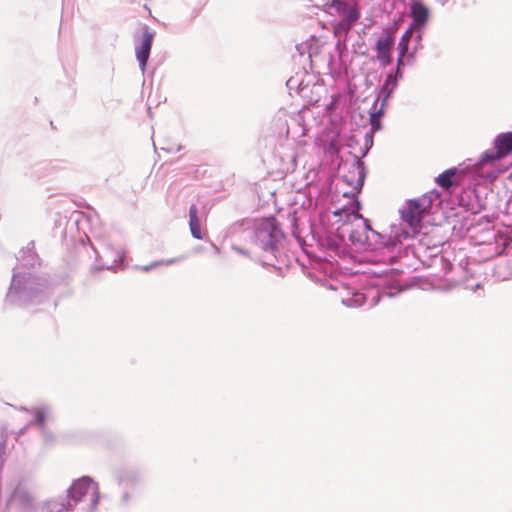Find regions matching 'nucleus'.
<instances>
[{
    "instance_id": "1",
    "label": "nucleus",
    "mask_w": 512,
    "mask_h": 512,
    "mask_svg": "<svg viewBox=\"0 0 512 512\" xmlns=\"http://www.w3.org/2000/svg\"><path fill=\"white\" fill-rule=\"evenodd\" d=\"M424 203L407 200L405 205L399 210L401 223L391 224L389 232L380 233L374 230L358 211L361 204L354 200L350 207L334 212V215L345 213L348 220L351 218L361 223V226L349 231V240L354 246L362 249H370L377 256L380 262L384 264H393L398 262L405 249L404 241L413 238L420 233L419 209Z\"/></svg>"
},
{
    "instance_id": "2",
    "label": "nucleus",
    "mask_w": 512,
    "mask_h": 512,
    "mask_svg": "<svg viewBox=\"0 0 512 512\" xmlns=\"http://www.w3.org/2000/svg\"><path fill=\"white\" fill-rule=\"evenodd\" d=\"M230 235L235 241H248L255 251H261V265L273 267L279 276H284L289 269L291 259L279 253V245L285 235L274 217L256 224L250 219L238 221L231 226Z\"/></svg>"
},
{
    "instance_id": "3",
    "label": "nucleus",
    "mask_w": 512,
    "mask_h": 512,
    "mask_svg": "<svg viewBox=\"0 0 512 512\" xmlns=\"http://www.w3.org/2000/svg\"><path fill=\"white\" fill-rule=\"evenodd\" d=\"M49 293V283L45 278L14 267L4 303L21 307L38 305L47 299Z\"/></svg>"
},
{
    "instance_id": "4",
    "label": "nucleus",
    "mask_w": 512,
    "mask_h": 512,
    "mask_svg": "<svg viewBox=\"0 0 512 512\" xmlns=\"http://www.w3.org/2000/svg\"><path fill=\"white\" fill-rule=\"evenodd\" d=\"M364 139L365 143L361 148L360 155L349 152V155L352 157V161L349 162L348 160H341L338 164L340 177L343 182L352 188V194L361 192L366 178L367 171L362 158L369 152L373 144V137L371 134L367 133Z\"/></svg>"
},
{
    "instance_id": "5",
    "label": "nucleus",
    "mask_w": 512,
    "mask_h": 512,
    "mask_svg": "<svg viewBox=\"0 0 512 512\" xmlns=\"http://www.w3.org/2000/svg\"><path fill=\"white\" fill-rule=\"evenodd\" d=\"M86 495L90 497L89 509L94 511L100 500V489L98 483L90 476H82L73 480L67 489L66 496L75 507Z\"/></svg>"
},
{
    "instance_id": "6",
    "label": "nucleus",
    "mask_w": 512,
    "mask_h": 512,
    "mask_svg": "<svg viewBox=\"0 0 512 512\" xmlns=\"http://www.w3.org/2000/svg\"><path fill=\"white\" fill-rule=\"evenodd\" d=\"M493 143L494 149L485 151L475 164L476 167L493 164L510 154L512 152V132L497 135Z\"/></svg>"
},
{
    "instance_id": "7",
    "label": "nucleus",
    "mask_w": 512,
    "mask_h": 512,
    "mask_svg": "<svg viewBox=\"0 0 512 512\" xmlns=\"http://www.w3.org/2000/svg\"><path fill=\"white\" fill-rule=\"evenodd\" d=\"M382 295L392 296L393 293L383 291L380 293L378 289H369L367 292H353L350 297L344 298L342 303L350 308L367 307L372 308L377 305Z\"/></svg>"
},
{
    "instance_id": "8",
    "label": "nucleus",
    "mask_w": 512,
    "mask_h": 512,
    "mask_svg": "<svg viewBox=\"0 0 512 512\" xmlns=\"http://www.w3.org/2000/svg\"><path fill=\"white\" fill-rule=\"evenodd\" d=\"M32 506L33 499L31 495L24 487L18 485L7 501L6 512H28L32 509Z\"/></svg>"
},
{
    "instance_id": "9",
    "label": "nucleus",
    "mask_w": 512,
    "mask_h": 512,
    "mask_svg": "<svg viewBox=\"0 0 512 512\" xmlns=\"http://www.w3.org/2000/svg\"><path fill=\"white\" fill-rule=\"evenodd\" d=\"M154 34L155 33L148 25H144L142 39L135 47L136 59L139 62V67L142 72L145 71L146 64L150 56Z\"/></svg>"
},
{
    "instance_id": "10",
    "label": "nucleus",
    "mask_w": 512,
    "mask_h": 512,
    "mask_svg": "<svg viewBox=\"0 0 512 512\" xmlns=\"http://www.w3.org/2000/svg\"><path fill=\"white\" fill-rule=\"evenodd\" d=\"M394 41V34L389 29H384L376 41L375 49L378 53V58L383 60L384 63L390 62V52Z\"/></svg>"
},
{
    "instance_id": "11",
    "label": "nucleus",
    "mask_w": 512,
    "mask_h": 512,
    "mask_svg": "<svg viewBox=\"0 0 512 512\" xmlns=\"http://www.w3.org/2000/svg\"><path fill=\"white\" fill-rule=\"evenodd\" d=\"M319 246L324 252L323 258L329 262L336 260L342 253L341 240L334 236H327L319 241Z\"/></svg>"
},
{
    "instance_id": "12",
    "label": "nucleus",
    "mask_w": 512,
    "mask_h": 512,
    "mask_svg": "<svg viewBox=\"0 0 512 512\" xmlns=\"http://www.w3.org/2000/svg\"><path fill=\"white\" fill-rule=\"evenodd\" d=\"M410 16L413 19L410 26H413V29L421 30L428 21L429 10L422 2L414 1L410 6Z\"/></svg>"
},
{
    "instance_id": "13",
    "label": "nucleus",
    "mask_w": 512,
    "mask_h": 512,
    "mask_svg": "<svg viewBox=\"0 0 512 512\" xmlns=\"http://www.w3.org/2000/svg\"><path fill=\"white\" fill-rule=\"evenodd\" d=\"M34 246V241H30L27 247L20 251L19 264L15 266L19 267L20 271L40 265V258L34 251Z\"/></svg>"
},
{
    "instance_id": "14",
    "label": "nucleus",
    "mask_w": 512,
    "mask_h": 512,
    "mask_svg": "<svg viewBox=\"0 0 512 512\" xmlns=\"http://www.w3.org/2000/svg\"><path fill=\"white\" fill-rule=\"evenodd\" d=\"M397 82V76H393V73H389L386 76V79L384 80V83L380 88L379 96L374 103V108L376 107L377 102L379 101L380 98L382 99V106L384 105V103L387 101V99L390 97V95L396 88Z\"/></svg>"
},
{
    "instance_id": "15",
    "label": "nucleus",
    "mask_w": 512,
    "mask_h": 512,
    "mask_svg": "<svg viewBox=\"0 0 512 512\" xmlns=\"http://www.w3.org/2000/svg\"><path fill=\"white\" fill-rule=\"evenodd\" d=\"M360 12L358 8H350L349 13L335 25L336 32H348L359 20Z\"/></svg>"
},
{
    "instance_id": "16",
    "label": "nucleus",
    "mask_w": 512,
    "mask_h": 512,
    "mask_svg": "<svg viewBox=\"0 0 512 512\" xmlns=\"http://www.w3.org/2000/svg\"><path fill=\"white\" fill-rule=\"evenodd\" d=\"M189 228L193 238L197 240L203 239V234L200 228V220L198 217V207L196 204H192L189 207Z\"/></svg>"
},
{
    "instance_id": "17",
    "label": "nucleus",
    "mask_w": 512,
    "mask_h": 512,
    "mask_svg": "<svg viewBox=\"0 0 512 512\" xmlns=\"http://www.w3.org/2000/svg\"><path fill=\"white\" fill-rule=\"evenodd\" d=\"M46 505L48 512H68L74 509L67 496L65 498L51 499L46 502Z\"/></svg>"
},
{
    "instance_id": "18",
    "label": "nucleus",
    "mask_w": 512,
    "mask_h": 512,
    "mask_svg": "<svg viewBox=\"0 0 512 512\" xmlns=\"http://www.w3.org/2000/svg\"><path fill=\"white\" fill-rule=\"evenodd\" d=\"M21 410H24V411H27V412H31V413L34 414V418H33V420H31L29 422L28 426L39 424V425H42L44 427V422H45L46 414L48 412V407L47 406H41L39 408H35V409H32V410H28V409L22 407ZM43 434L45 435V437L47 439L51 438L50 435L45 432L44 428H43Z\"/></svg>"
},
{
    "instance_id": "19",
    "label": "nucleus",
    "mask_w": 512,
    "mask_h": 512,
    "mask_svg": "<svg viewBox=\"0 0 512 512\" xmlns=\"http://www.w3.org/2000/svg\"><path fill=\"white\" fill-rule=\"evenodd\" d=\"M440 197H441V193L437 190H433L429 193H425L421 198L413 199L414 201H418V203H420V204H422V203L427 204V205L421 206V208L419 209L420 223L422 222L423 214L426 212L427 209L431 208V206L433 204V200L440 199Z\"/></svg>"
},
{
    "instance_id": "20",
    "label": "nucleus",
    "mask_w": 512,
    "mask_h": 512,
    "mask_svg": "<svg viewBox=\"0 0 512 512\" xmlns=\"http://www.w3.org/2000/svg\"><path fill=\"white\" fill-rule=\"evenodd\" d=\"M141 481V474L136 470H125L118 476V482L125 486H135Z\"/></svg>"
},
{
    "instance_id": "21",
    "label": "nucleus",
    "mask_w": 512,
    "mask_h": 512,
    "mask_svg": "<svg viewBox=\"0 0 512 512\" xmlns=\"http://www.w3.org/2000/svg\"><path fill=\"white\" fill-rule=\"evenodd\" d=\"M456 174V168L447 169L438 175V177L436 178V182L440 187L444 189H449L451 186L454 185V177L456 176Z\"/></svg>"
},
{
    "instance_id": "22",
    "label": "nucleus",
    "mask_w": 512,
    "mask_h": 512,
    "mask_svg": "<svg viewBox=\"0 0 512 512\" xmlns=\"http://www.w3.org/2000/svg\"><path fill=\"white\" fill-rule=\"evenodd\" d=\"M412 30L413 26H409L407 30L402 35L399 43H398V50L401 52V56H406L410 53L409 52V42L412 38Z\"/></svg>"
},
{
    "instance_id": "23",
    "label": "nucleus",
    "mask_w": 512,
    "mask_h": 512,
    "mask_svg": "<svg viewBox=\"0 0 512 512\" xmlns=\"http://www.w3.org/2000/svg\"><path fill=\"white\" fill-rule=\"evenodd\" d=\"M494 276L501 280L510 279L512 272L508 263H500L494 268Z\"/></svg>"
},
{
    "instance_id": "24",
    "label": "nucleus",
    "mask_w": 512,
    "mask_h": 512,
    "mask_svg": "<svg viewBox=\"0 0 512 512\" xmlns=\"http://www.w3.org/2000/svg\"><path fill=\"white\" fill-rule=\"evenodd\" d=\"M108 249V252L113 254L114 258H113V262L111 264H104L102 266V268H105V269H112L114 268L116 265L122 263L124 261V252L121 251V250H114L113 248H111L110 246L107 247Z\"/></svg>"
},
{
    "instance_id": "25",
    "label": "nucleus",
    "mask_w": 512,
    "mask_h": 512,
    "mask_svg": "<svg viewBox=\"0 0 512 512\" xmlns=\"http://www.w3.org/2000/svg\"><path fill=\"white\" fill-rule=\"evenodd\" d=\"M383 115V106L380 109L370 114L371 133L381 128V116Z\"/></svg>"
},
{
    "instance_id": "26",
    "label": "nucleus",
    "mask_w": 512,
    "mask_h": 512,
    "mask_svg": "<svg viewBox=\"0 0 512 512\" xmlns=\"http://www.w3.org/2000/svg\"><path fill=\"white\" fill-rule=\"evenodd\" d=\"M331 7L339 13H349L351 7L348 6L345 0H332Z\"/></svg>"
},
{
    "instance_id": "27",
    "label": "nucleus",
    "mask_w": 512,
    "mask_h": 512,
    "mask_svg": "<svg viewBox=\"0 0 512 512\" xmlns=\"http://www.w3.org/2000/svg\"><path fill=\"white\" fill-rule=\"evenodd\" d=\"M231 240H232L231 249L233 251H235L236 253H238L240 255H243V256H246V257H251V252L248 249L243 248L239 244L241 241H235V239L232 236H231Z\"/></svg>"
},
{
    "instance_id": "28",
    "label": "nucleus",
    "mask_w": 512,
    "mask_h": 512,
    "mask_svg": "<svg viewBox=\"0 0 512 512\" xmlns=\"http://www.w3.org/2000/svg\"><path fill=\"white\" fill-rule=\"evenodd\" d=\"M421 40H422V32H421V30H418V33H417V35L415 37V45L412 48V51L407 55V61H413L414 60L415 53L422 46L421 45Z\"/></svg>"
},
{
    "instance_id": "29",
    "label": "nucleus",
    "mask_w": 512,
    "mask_h": 512,
    "mask_svg": "<svg viewBox=\"0 0 512 512\" xmlns=\"http://www.w3.org/2000/svg\"><path fill=\"white\" fill-rule=\"evenodd\" d=\"M289 222L291 224L292 235L300 242L301 237L298 232L297 218L295 216V213L289 215Z\"/></svg>"
},
{
    "instance_id": "30",
    "label": "nucleus",
    "mask_w": 512,
    "mask_h": 512,
    "mask_svg": "<svg viewBox=\"0 0 512 512\" xmlns=\"http://www.w3.org/2000/svg\"><path fill=\"white\" fill-rule=\"evenodd\" d=\"M181 259H182V258H172V259H168V260H166V261H159V262H158V261H156V262H153V263H152V264H150V265L144 266V267L142 268V270H143V271H145V272H148V271H150L152 268H154L155 266H157V265H159V264H163V263H165L166 265H172V264H174V263H176V262L180 261Z\"/></svg>"
},
{
    "instance_id": "31",
    "label": "nucleus",
    "mask_w": 512,
    "mask_h": 512,
    "mask_svg": "<svg viewBox=\"0 0 512 512\" xmlns=\"http://www.w3.org/2000/svg\"><path fill=\"white\" fill-rule=\"evenodd\" d=\"M310 48H311V45L307 42H302V43L296 45V50H297L298 54L300 56H304V55L308 54L309 59L311 58Z\"/></svg>"
},
{
    "instance_id": "32",
    "label": "nucleus",
    "mask_w": 512,
    "mask_h": 512,
    "mask_svg": "<svg viewBox=\"0 0 512 512\" xmlns=\"http://www.w3.org/2000/svg\"><path fill=\"white\" fill-rule=\"evenodd\" d=\"M359 143V140L354 135H351L346 139V146L350 149H354L355 146L359 145Z\"/></svg>"
},
{
    "instance_id": "33",
    "label": "nucleus",
    "mask_w": 512,
    "mask_h": 512,
    "mask_svg": "<svg viewBox=\"0 0 512 512\" xmlns=\"http://www.w3.org/2000/svg\"><path fill=\"white\" fill-rule=\"evenodd\" d=\"M6 446H7V439H6V437H4L0 441V455H5V453H6Z\"/></svg>"
},
{
    "instance_id": "34",
    "label": "nucleus",
    "mask_w": 512,
    "mask_h": 512,
    "mask_svg": "<svg viewBox=\"0 0 512 512\" xmlns=\"http://www.w3.org/2000/svg\"><path fill=\"white\" fill-rule=\"evenodd\" d=\"M404 57L405 56H401V52H399L396 67H399L401 69V67L404 66Z\"/></svg>"
},
{
    "instance_id": "35",
    "label": "nucleus",
    "mask_w": 512,
    "mask_h": 512,
    "mask_svg": "<svg viewBox=\"0 0 512 512\" xmlns=\"http://www.w3.org/2000/svg\"><path fill=\"white\" fill-rule=\"evenodd\" d=\"M393 76H397V81L402 79L403 73L399 67H396L395 72L393 73Z\"/></svg>"
},
{
    "instance_id": "36",
    "label": "nucleus",
    "mask_w": 512,
    "mask_h": 512,
    "mask_svg": "<svg viewBox=\"0 0 512 512\" xmlns=\"http://www.w3.org/2000/svg\"><path fill=\"white\" fill-rule=\"evenodd\" d=\"M130 498H131V496H130V494H129V493H127V492H126V493H124V494H123V496H122V502H123V504H127V503H128V501L130 500Z\"/></svg>"
},
{
    "instance_id": "37",
    "label": "nucleus",
    "mask_w": 512,
    "mask_h": 512,
    "mask_svg": "<svg viewBox=\"0 0 512 512\" xmlns=\"http://www.w3.org/2000/svg\"><path fill=\"white\" fill-rule=\"evenodd\" d=\"M5 455H0V469H2L4 463H5Z\"/></svg>"
},
{
    "instance_id": "38",
    "label": "nucleus",
    "mask_w": 512,
    "mask_h": 512,
    "mask_svg": "<svg viewBox=\"0 0 512 512\" xmlns=\"http://www.w3.org/2000/svg\"><path fill=\"white\" fill-rule=\"evenodd\" d=\"M438 3H440L441 5H445L447 4L450 0H436Z\"/></svg>"
},
{
    "instance_id": "39",
    "label": "nucleus",
    "mask_w": 512,
    "mask_h": 512,
    "mask_svg": "<svg viewBox=\"0 0 512 512\" xmlns=\"http://www.w3.org/2000/svg\"><path fill=\"white\" fill-rule=\"evenodd\" d=\"M27 427H28V426L23 427V428L20 430V434H23V433L26 431Z\"/></svg>"
}]
</instances>
